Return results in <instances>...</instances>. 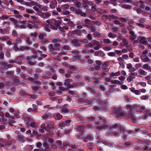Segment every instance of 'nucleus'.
Returning a JSON list of instances; mask_svg holds the SVG:
<instances>
[{"instance_id": "obj_16", "label": "nucleus", "mask_w": 151, "mask_h": 151, "mask_svg": "<svg viewBox=\"0 0 151 151\" xmlns=\"http://www.w3.org/2000/svg\"><path fill=\"white\" fill-rule=\"evenodd\" d=\"M72 33L73 35H77L79 36H80L81 35V30L78 29H76L72 31Z\"/></svg>"}, {"instance_id": "obj_52", "label": "nucleus", "mask_w": 151, "mask_h": 151, "mask_svg": "<svg viewBox=\"0 0 151 151\" xmlns=\"http://www.w3.org/2000/svg\"><path fill=\"white\" fill-rule=\"evenodd\" d=\"M70 12L68 11L64 10L62 11V13L64 15H68L70 14Z\"/></svg>"}, {"instance_id": "obj_64", "label": "nucleus", "mask_w": 151, "mask_h": 151, "mask_svg": "<svg viewBox=\"0 0 151 151\" xmlns=\"http://www.w3.org/2000/svg\"><path fill=\"white\" fill-rule=\"evenodd\" d=\"M75 129L77 131L79 132L81 130L82 127L80 126H76Z\"/></svg>"}, {"instance_id": "obj_35", "label": "nucleus", "mask_w": 151, "mask_h": 151, "mask_svg": "<svg viewBox=\"0 0 151 151\" xmlns=\"http://www.w3.org/2000/svg\"><path fill=\"white\" fill-rule=\"evenodd\" d=\"M44 109H46L47 111H48L49 110H52L53 109V107H51L50 105H47L44 106L43 107Z\"/></svg>"}, {"instance_id": "obj_54", "label": "nucleus", "mask_w": 151, "mask_h": 151, "mask_svg": "<svg viewBox=\"0 0 151 151\" xmlns=\"http://www.w3.org/2000/svg\"><path fill=\"white\" fill-rule=\"evenodd\" d=\"M98 118L100 119L101 122H103L105 124L106 122V119L103 116H99L98 117Z\"/></svg>"}, {"instance_id": "obj_40", "label": "nucleus", "mask_w": 151, "mask_h": 151, "mask_svg": "<svg viewBox=\"0 0 151 151\" xmlns=\"http://www.w3.org/2000/svg\"><path fill=\"white\" fill-rule=\"evenodd\" d=\"M73 3H75V5L78 8H80L81 6V4L80 2L77 1L76 0L75 1H73Z\"/></svg>"}, {"instance_id": "obj_5", "label": "nucleus", "mask_w": 151, "mask_h": 151, "mask_svg": "<svg viewBox=\"0 0 151 151\" xmlns=\"http://www.w3.org/2000/svg\"><path fill=\"white\" fill-rule=\"evenodd\" d=\"M126 108L129 109L130 110L133 111L134 109H136V111L142 112L143 111L145 110V108L142 106H140L137 107L136 105L132 106L131 105H127L126 106Z\"/></svg>"}, {"instance_id": "obj_62", "label": "nucleus", "mask_w": 151, "mask_h": 151, "mask_svg": "<svg viewBox=\"0 0 151 151\" xmlns=\"http://www.w3.org/2000/svg\"><path fill=\"white\" fill-rule=\"evenodd\" d=\"M14 46L13 47V50L15 51H17L18 50H19V48L17 46V44L14 43Z\"/></svg>"}, {"instance_id": "obj_22", "label": "nucleus", "mask_w": 151, "mask_h": 151, "mask_svg": "<svg viewBox=\"0 0 151 151\" xmlns=\"http://www.w3.org/2000/svg\"><path fill=\"white\" fill-rule=\"evenodd\" d=\"M43 147L45 148L44 149L42 148V150L47 151L49 149V146L46 142H45L43 144Z\"/></svg>"}, {"instance_id": "obj_29", "label": "nucleus", "mask_w": 151, "mask_h": 151, "mask_svg": "<svg viewBox=\"0 0 151 151\" xmlns=\"http://www.w3.org/2000/svg\"><path fill=\"white\" fill-rule=\"evenodd\" d=\"M141 57L142 60L144 62H145L149 61L148 58L146 55H142Z\"/></svg>"}, {"instance_id": "obj_14", "label": "nucleus", "mask_w": 151, "mask_h": 151, "mask_svg": "<svg viewBox=\"0 0 151 151\" xmlns=\"http://www.w3.org/2000/svg\"><path fill=\"white\" fill-rule=\"evenodd\" d=\"M53 116L55 118L58 120L61 119L63 117V116L59 113H55Z\"/></svg>"}, {"instance_id": "obj_17", "label": "nucleus", "mask_w": 151, "mask_h": 151, "mask_svg": "<svg viewBox=\"0 0 151 151\" xmlns=\"http://www.w3.org/2000/svg\"><path fill=\"white\" fill-rule=\"evenodd\" d=\"M52 116V115L50 113H48L47 114H44L41 117L43 119L45 120L49 118Z\"/></svg>"}, {"instance_id": "obj_7", "label": "nucleus", "mask_w": 151, "mask_h": 151, "mask_svg": "<svg viewBox=\"0 0 151 151\" xmlns=\"http://www.w3.org/2000/svg\"><path fill=\"white\" fill-rule=\"evenodd\" d=\"M37 14L42 18L45 19L51 16V14L48 12L43 13L41 11H39L37 12Z\"/></svg>"}, {"instance_id": "obj_45", "label": "nucleus", "mask_w": 151, "mask_h": 151, "mask_svg": "<svg viewBox=\"0 0 151 151\" xmlns=\"http://www.w3.org/2000/svg\"><path fill=\"white\" fill-rule=\"evenodd\" d=\"M27 27L30 29H32L33 28H34V25L33 24L31 23H28L27 25Z\"/></svg>"}, {"instance_id": "obj_49", "label": "nucleus", "mask_w": 151, "mask_h": 151, "mask_svg": "<svg viewBox=\"0 0 151 151\" xmlns=\"http://www.w3.org/2000/svg\"><path fill=\"white\" fill-rule=\"evenodd\" d=\"M71 121L70 120H68L64 121V124H65V126H68L70 124V123Z\"/></svg>"}, {"instance_id": "obj_36", "label": "nucleus", "mask_w": 151, "mask_h": 151, "mask_svg": "<svg viewBox=\"0 0 151 151\" xmlns=\"http://www.w3.org/2000/svg\"><path fill=\"white\" fill-rule=\"evenodd\" d=\"M62 9L63 10H65L66 9H68L70 7V6L67 4H65L61 6Z\"/></svg>"}, {"instance_id": "obj_51", "label": "nucleus", "mask_w": 151, "mask_h": 151, "mask_svg": "<svg viewBox=\"0 0 151 151\" xmlns=\"http://www.w3.org/2000/svg\"><path fill=\"white\" fill-rule=\"evenodd\" d=\"M109 19H116L118 18L116 16H115L113 14H111L109 15Z\"/></svg>"}, {"instance_id": "obj_3", "label": "nucleus", "mask_w": 151, "mask_h": 151, "mask_svg": "<svg viewBox=\"0 0 151 151\" xmlns=\"http://www.w3.org/2000/svg\"><path fill=\"white\" fill-rule=\"evenodd\" d=\"M23 119L27 122L26 125L29 128L31 127H35L36 126V124L35 122H31L32 120V118L29 117L26 115H24L23 117Z\"/></svg>"}, {"instance_id": "obj_9", "label": "nucleus", "mask_w": 151, "mask_h": 151, "mask_svg": "<svg viewBox=\"0 0 151 151\" xmlns=\"http://www.w3.org/2000/svg\"><path fill=\"white\" fill-rule=\"evenodd\" d=\"M93 139V137L91 134H89L83 137V141L85 142H87L88 141H92Z\"/></svg>"}, {"instance_id": "obj_60", "label": "nucleus", "mask_w": 151, "mask_h": 151, "mask_svg": "<svg viewBox=\"0 0 151 151\" xmlns=\"http://www.w3.org/2000/svg\"><path fill=\"white\" fill-rule=\"evenodd\" d=\"M26 42L28 45L31 44L32 43V41L30 40L29 38V37H27L26 38Z\"/></svg>"}, {"instance_id": "obj_53", "label": "nucleus", "mask_w": 151, "mask_h": 151, "mask_svg": "<svg viewBox=\"0 0 151 151\" xmlns=\"http://www.w3.org/2000/svg\"><path fill=\"white\" fill-rule=\"evenodd\" d=\"M87 147L88 149L89 150L93 148L94 146L91 143H88L87 144Z\"/></svg>"}, {"instance_id": "obj_42", "label": "nucleus", "mask_w": 151, "mask_h": 151, "mask_svg": "<svg viewBox=\"0 0 151 151\" xmlns=\"http://www.w3.org/2000/svg\"><path fill=\"white\" fill-rule=\"evenodd\" d=\"M31 57H28L27 58V63L30 65H33L34 64V63L32 61L30 60Z\"/></svg>"}, {"instance_id": "obj_39", "label": "nucleus", "mask_w": 151, "mask_h": 151, "mask_svg": "<svg viewBox=\"0 0 151 151\" xmlns=\"http://www.w3.org/2000/svg\"><path fill=\"white\" fill-rule=\"evenodd\" d=\"M109 62L107 61L104 62L102 65V68H107L108 67Z\"/></svg>"}, {"instance_id": "obj_55", "label": "nucleus", "mask_w": 151, "mask_h": 151, "mask_svg": "<svg viewBox=\"0 0 151 151\" xmlns=\"http://www.w3.org/2000/svg\"><path fill=\"white\" fill-rule=\"evenodd\" d=\"M26 12L28 13L32 14L35 13L34 11L31 9H26Z\"/></svg>"}, {"instance_id": "obj_44", "label": "nucleus", "mask_w": 151, "mask_h": 151, "mask_svg": "<svg viewBox=\"0 0 151 151\" xmlns=\"http://www.w3.org/2000/svg\"><path fill=\"white\" fill-rule=\"evenodd\" d=\"M135 78V77H132V76H129L127 78V80L129 82H130L132 81L133 79Z\"/></svg>"}, {"instance_id": "obj_48", "label": "nucleus", "mask_w": 151, "mask_h": 151, "mask_svg": "<svg viewBox=\"0 0 151 151\" xmlns=\"http://www.w3.org/2000/svg\"><path fill=\"white\" fill-rule=\"evenodd\" d=\"M17 1L21 4L28 5V2H27L23 1V0H17Z\"/></svg>"}, {"instance_id": "obj_8", "label": "nucleus", "mask_w": 151, "mask_h": 151, "mask_svg": "<svg viewBox=\"0 0 151 151\" xmlns=\"http://www.w3.org/2000/svg\"><path fill=\"white\" fill-rule=\"evenodd\" d=\"M75 12L76 14L81 16L86 17L87 15V14L83 12L81 10L79 9L75 8Z\"/></svg>"}, {"instance_id": "obj_33", "label": "nucleus", "mask_w": 151, "mask_h": 151, "mask_svg": "<svg viewBox=\"0 0 151 151\" xmlns=\"http://www.w3.org/2000/svg\"><path fill=\"white\" fill-rule=\"evenodd\" d=\"M108 36L109 38H114L117 37V35L114 34L111 32H110L108 33Z\"/></svg>"}, {"instance_id": "obj_12", "label": "nucleus", "mask_w": 151, "mask_h": 151, "mask_svg": "<svg viewBox=\"0 0 151 151\" xmlns=\"http://www.w3.org/2000/svg\"><path fill=\"white\" fill-rule=\"evenodd\" d=\"M94 54L95 56H99L101 57H104L105 55V54L103 52L100 50L96 51L94 52Z\"/></svg>"}, {"instance_id": "obj_10", "label": "nucleus", "mask_w": 151, "mask_h": 151, "mask_svg": "<svg viewBox=\"0 0 151 151\" xmlns=\"http://www.w3.org/2000/svg\"><path fill=\"white\" fill-rule=\"evenodd\" d=\"M83 26L88 28L90 29L92 32H95L96 30V26H93L92 24H91V25L84 24L83 25Z\"/></svg>"}, {"instance_id": "obj_30", "label": "nucleus", "mask_w": 151, "mask_h": 151, "mask_svg": "<svg viewBox=\"0 0 151 151\" xmlns=\"http://www.w3.org/2000/svg\"><path fill=\"white\" fill-rule=\"evenodd\" d=\"M72 81V80L71 79H67L65 81L64 85L67 86H68L70 84V83Z\"/></svg>"}, {"instance_id": "obj_28", "label": "nucleus", "mask_w": 151, "mask_h": 151, "mask_svg": "<svg viewBox=\"0 0 151 151\" xmlns=\"http://www.w3.org/2000/svg\"><path fill=\"white\" fill-rule=\"evenodd\" d=\"M138 73L143 76H145L147 75V72L142 69H140L138 70Z\"/></svg>"}, {"instance_id": "obj_19", "label": "nucleus", "mask_w": 151, "mask_h": 151, "mask_svg": "<svg viewBox=\"0 0 151 151\" xmlns=\"http://www.w3.org/2000/svg\"><path fill=\"white\" fill-rule=\"evenodd\" d=\"M46 35L45 33H40L39 35V39L42 40L46 37Z\"/></svg>"}, {"instance_id": "obj_47", "label": "nucleus", "mask_w": 151, "mask_h": 151, "mask_svg": "<svg viewBox=\"0 0 151 151\" xmlns=\"http://www.w3.org/2000/svg\"><path fill=\"white\" fill-rule=\"evenodd\" d=\"M32 52L33 54V55L32 56V58H37V51L35 50H32Z\"/></svg>"}, {"instance_id": "obj_57", "label": "nucleus", "mask_w": 151, "mask_h": 151, "mask_svg": "<svg viewBox=\"0 0 151 151\" xmlns=\"http://www.w3.org/2000/svg\"><path fill=\"white\" fill-rule=\"evenodd\" d=\"M46 124L48 129L49 128H52V127H53L54 126L50 122H47Z\"/></svg>"}, {"instance_id": "obj_58", "label": "nucleus", "mask_w": 151, "mask_h": 151, "mask_svg": "<svg viewBox=\"0 0 151 151\" xmlns=\"http://www.w3.org/2000/svg\"><path fill=\"white\" fill-rule=\"evenodd\" d=\"M119 20L122 22H127V18H125L123 17H120L119 18Z\"/></svg>"}, {"instance_id": "obj_37", "label": "nucleus", "mask_w": 151, "mask_h": 151, "mask_svg": "<svg viewBox=\"0 0 151 151\" xmlns=\"http://www.w3.org/2000/svg\"><path fill=\"white\" fill-rule=\"evenodd\" d=\"M95 119V117L92 116H88L86 118V120L88 121H93Z\"/></svg>"}, {"instance_id": "obj_56", "label": "nucleus", "mask_w": 151, "mask_h": 151, "mask_svg": "<svg viewBox=\"0 0 151 151\" xmlns=\"http://www.w3.org/2000/svg\"><path fill=\"white\" fill-rule=\"evenodd\" d=\"M103 49L106 51H108L112 49V48L110 46L104 47H103Z\"/></svg>"}, {"instance_id": "obj_50", "label": "nucleus", "mask_w": 151, "mask_h": 151, "mask_svg": "<svg viewBox=\"0 0 151 151\" xmlns=\"http://www.w3.org/2000/svg\"><path fill=\"white\" fill-rule=\"evenodd\" d=\"M103 41L105 43L109 44L111 43V41L109 39H104L103 40Z\"/></svg>"}, {"instance_id": "obj_59", "label": "nucleus", "mask_w": 151, "mask_h": 151, "mask_svg": "<svg viewBox=\"0 0 151 151\" xmlns=\"http://www.w3.org/2000/svg\"><path fill=\"white\" fill-rule=\"evenodd\" d=\"M69 69L70 70L74 71L77 70L76 68L73 66H70L69 67Z\"/></svg>"}, {"instance_id": "obj_31", "label": "nucleus", "mask_w": 151, "mask_h": 151, "mask_svg": "<svg viewBox=\"0 0 151 151\" xmlns=\"http://www.w3.org/2000/svg\"><path fill=\"white\" fill-rule=\"evenodd\" d=\"M81 22L80 21H78L76 23L77 28L78 29H81L83 28V26L81 25Z\"/></svg>"}, {"instance_id": "obj_4", "label": "nucleus", "mask_w": 151, "mask_h": 151, "mask_svg": "<svg viewBox=\"0 0 151 151\" xmlns=\"http://www.w3.org/2000/svg\"><path fill=\"white\" fill-rule=\"evenodd\" d=\"M114 112L118 117L124 116L126 114V111L122 110L121 107L115 108L114 110Z\"/></svg>"}, {"instance_id": "obj_15", "label": "nucleus", "mask_w": 151, "mask_h": 151, "mask_svg": "<svg viewBox=\"0 0 151 151\" xmlns=\"http://www.w3.org/2000/svg\"><path fill=\"white\" fill-rule=\"evenodd\" d=\"M151 115V112L150 111L146 110L145 114L142 116V118L145 119H146L150 116Z\"/></svg>"}, {"instance_id": "obj_27", "label": "nucleus", "mask_w": 151, "mask_h": 151, "mask_svg": "<svg viewBox=\"0 0 151 151\" xmlns=\"http://www.w3.org/2000/svg\"><path fill=\"white\" fill-rule=\"evenodd\" d=\"M134 111L129 110L128 114V118L131 119H133L134 118V114L133 111Z\"/></svg>"}, {"instance_id": "obj_41", "label": "nucleus", "mask_w": 151, "mask_h": 151, "mask_svg": "<svg viewBox=\"0 0 151 151\" xmlns=\"http://www.w3.org/2000/svg\"><path fill=\"white\" fill-rule=\"evenodd\" d=\"M90 3L92 5H93V4H94V6H92V7H91V9H92V10L94 12H96V6L94 4L93 2H89V4H90Z\"/></svg>"}, {"instance_id": "obj_13", "label": "nucleus", "mask_w": 151, "mask_h": 151, "mask_svg": "<svg viewBox=\"0 0 151 151\" xmlns=\"http://www.w3.org/2000/svg\"><path fill=\"white\" fill-rule=\"evenodd\" d=\"M61 113H68V112L69 111L67 108V106L66 105H63L62 108L61 109Z\"/></svg>"}, {"instance_id": "obj_61", "label": "nucleus", "mask_w": 151, "mask_h": 151, "mask_svg": "<svg viewBox=\"0 0 151 151\" xmlns=\"http://www.w3.org/2000/svg\"><path fill=\"white\" fill-rule=\"evenodd\" d=\"M108 55L111 57H114L116 55L115 52H110L108 53Z\"/></svg>"}, {"instance_id": "obj_38", "label": "nucleus", "mask_w": 151, "mask_h": 151, "mask_svg": "<svg viewBox=\"0 0 151 151\" xmlns=\"http://www.w3.org/2000/svg\"><path fill=\"white\" fill-rule=\"evenodd\" d=\"M24 136L22 135H18L17 137V138L19 139L22 142H24Z\"/></svg>"}, {"instance_id": "obj_18", "label": "nucleus", "mask_w": 151, "mask_h": 151, "mask_svg": "<svg viewBox=\"0 0 151 151\" xmlns=\"http://www.w3.org/2000/svg\"><path fill=\"white\" fill-rule=\"evenodd\" d=\"M120 6L123 8L126 9H132V6L129 5L128 4H121L120 5Z\"/></svg>"}, {"instance_id": "obj_46", "label": "nucleus", "mask_w": 151, "mask_h": 151, "mask_svg": "<svg viewBox=\"0 0 151 151\" xmlns=\"http://www.w3.org/2000/svg\"><path fill=\"white\" fill-rule=\"evenodd\" d=\"M6 43L9 45H11L12 44L14 45V42L11 39H10L9 40H7Z\"/></svg>"}, {"instance_id": "obj_21", "label": "nucleus", "mask_w": 151, "mask_h": 151, "mask_svg": "<svg viewBox=\"0 0 151 151\" xmlns=\"http://www.w3.org/2000/svg\"><path fill=\"white\" fill-rule=\"evenodd\" d=\"M37 35L38 34L36 32L30 33L29 35V36L33 39H35L37 37Z\"/></svg>"}, {"instance_id": "obj_2", "label": "nucleus", "mask_w": 151, "mask_h": 151, "mask_svg": "<svg viewBox=\"0 0 151 151\" xmlns=\"http://www.w3.org/2000/svg\"><path fill=\"white\" fill-rule=\"evenodd\" d=\"M46 22L48 25V27L54 30L57 29L59 26L61 24V22L60 20H56L54 19L47 20Z\"/></svg>"}, {"instance_id": "obj_11", "label": "nucleus", "mask_w": 151, "mask_h": 151, "mask_svg": "<svg viewBox=\"0 0 151 151\" xmlns=\"http://www.w3.org/2000/svg\"><path fill=\"white\" fill-rule=\"evenodd\" d=\"M71 43L73 44V46L76 47H78L81 46V43L78 42V40L73 39L71 41Z\"/></svg>"}, {"instance_id": "obj_23", "label": "nucleus", "mask_w": 151, "mask_h": 151, "mask_svg": "<svg viewBox=\"0 0 151 151\" xmlns=\"http://www.w3.org/2000/svg\"><path fill=\"white\" fill-rule=\"evenodd\" d=\"M140 43L142 44L143 45H146L147 43V40L143 37H142L140 38Z\"/></svg>"}, {"instance_id": "obj_24", "label": "nucleus", "mask_w": 151, "mask_h": 151, "mask_svg": "<svg viewBox=\"0 0 151 151\" xmlns=\"http://www.w3.org/2000/svg\"><path fill=\"white\" fill-rule=\"evenodd\" d=\"M55 54H60V52L62 51V49H61L60 47H57L55 48L54 50Z\"/></svg>"}, {"instance_id": "obj_20", "label": "nucleus", "mask_w": 151, "mask_h": 151, "mask_svg": "<svg viewBox=\"0 0 151 151\" xmlns=\"http://www.w3.org/2000/svg\"><path fill=\"white\" fill-rule=\"evenodd\" d=\"M120 44V46L122 47H124L125 46L127 45H128V41L127 40L124 39Z\"/></svg>"}, {"instance_id": "obj_25", "label": "nucleus", "mask_w": 151, "mask_h": 151, "mask_svg": "<svg viewBox=\"0 0 151 151\" xmlns=\"http://www.w3.org/2000/svg\"><path fill=\"white\" fill-rule=\"evenodd\" d=\"M9 31L8 29L4 28L0 29V33L2 34H5L8 33Z\"/></svg>"}, {"instance_id": "obj_26", "label": "nucleus", "mask_w": 151, "mask_h": 151, "mask_svg": "<svg viewBox=\"0 0 151 151\" xmlns=\"http://www.w3.org/2000/svg\"><path fill=\"white\" fill-rule=\"evenodd\" d=\"M120 75V71H118L115 73L111 72L110 74V76L111 78L113 77L114 76H117Z\"/></svg>"}, {"instance_id": "obj_34", "label": "nucleus", "mask_w": 151, "mask_h": 151, "mask_svg": "<svg viewBox=\"0 0 151 151\" xmlns=\"http://www.w3.org/2000/svg\"><path fill=\"white\" fill-rule=\"evenodd\" d=\"M129 34H130L131 35V39L132 40H133L135 39L136 38V37L135 36V35H134V33L133 31H129Z\"/></svg>"}, {"instance_id": "obj_63", "label": "nucleus", "mask_w": 151, "mask_h": 151, "mask_svg": "<svg viewBox=\"0 0 151 151\" xmlns=\"http://www.w3.org/2000/svg\"><path fill=\"white\" fill-rule=\"evenodd\" d=\"M12 35L15 37L17 36L18 35L17 31L15 30H13L12 32Z\"/></svg>"}, {"instance_id": "obj_1", "label": "nucleus", "mask_w": 151, "mask_h": 151, "mask_svg": "<svg viewBox=\"0 0 151 151\" xmlns=\"http://www.w3.org/2000/svg\"><path fill=\"white\" fill-rule=\"evenodd\" d=\"M110 129H114L117 130L118 132H109L107 133V135L108 136H114L115 137H119L121 133V127L119 124H116L112 125L110 127Z\"/></svg>"}, {"instance_id": "obj_43", "label": "nucleus", "mask_w": 151, "mask_h": 151, "mask_svg": "<svg viewBox=\"0 0 151 151\" xmlns=\"http://www.w3.org/2000/svg\"><path fill=\"white\" fill-rule=\"evenodd\" d=\"M143 68L145 69L148 70L150 69V66L148 64H146L143 65Z\"/></svg>"}, {"instance_id": "obj_32", "label": "nucleus", "mask_w": 151, "mask_h": 151, "mask_svg": "<svg viewBox=\"0 0 151 151\" xmlns=\"http://www.w3.org/2000/svg\"><path fill=\"white\" fill-rule=\"evenodd\" d=\"M55 130V128L54 126L53 127H52V128H49L48 130L49 133L50 135H52L53 134V132Z\"/></svg>"}, {"instance_id": "obj_6", "label": "nucleus", "mask_w": 151, "mask_h": 151, "mask_svg": "<svg viewBox=\"0 0 151 151\" xmlns=\"http://www.w3.org/2000/svg\"><path fill=\"white\" fill-rule=\"evenodd\" d=\"M26 21H23L22 22L17 21L15 24V27L20 29H25L26 28L24 24H26Z\"/></svg>"}]
</instances>
